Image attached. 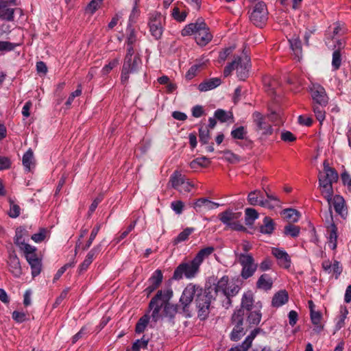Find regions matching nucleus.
Wrapping results in <instances>:
<instances>
[{"mask_svg": "<svg viewBox=\"0 0 351 351\" xmlns=\"http://www.w3.org/2000/svg\"><path fill=\"white\" fill-rule=\"evenodd\" d=\"M187 14L186 11L180 12V8L177 6H174L171 12V16L178 22L184 21Z\"/></svg>", "mask_w": 351, "mask_h": 351, "instance_id": "47", "label": "nucleus"}, {"mask_svg": "<svg viewBox=\"0 0 351 351\" xmlns=\"http://www.w3.org/2000/svg\"><path fill=\"white\" fill-rule=\"evenodd\" d=\"M21 214V208L19 205L11 202L8 215L11 218H16Z\"/></svg>", "mask_w": 351, "mask_h": 351, "instance_id": "60", "label": "nucleus"}, {"mask_svg": "<svg viewBox=\"0 0 351 351\" xmlns=\"http://www.w3.org/2000/svg\"><path fill=\"white\" fill-rule=\"evenodd\" d=\"M242 213L241 212L235 213L232 209L228 208L223 212L220 213L218 215V218L227 228L235 231L245 232L246 228L239 221V219Z\"/></svg>", "mask_w": 351, "mask_h": 351, "instance_id": "8", "label": "nucleus"}, {"mask_svg": "<svg viewBox=\"0 0 351 351\" xmlns=\"http://www.w3.org/2000/svg\"><path fill=\"white\" fill-rule=\"evenodd\" d=\"M276 224L274 220L268 216L264 217L263 225L259 228L260 232L264 234H271L275 230Z\"/></svg>", "mask_w": 351, "mask_h": 351, "instance_id": "32", "label": "nucleus"}, {"mask_svg": "<svg viewBox=\"0 0 351 351\" xmlns=\"http://www.w3.org/2000/svg\"><path fill=\"white\" fill-rule=\"evenodd\" d=\"M12 319L19 324L23 323L26 321L27 315L23 312H19L18 311H14L12 313Z\"/></svg>", "mask_w": 351, "mask_h": 351, "instance_id": "62", "label": "nucleus"}, {"mask_svg": "<svg viewBox=\"0 0 351 351\" xmlns=\"http://www.w3.org/2000/svg\"><path fill=\"white\" fill-rule=\"evenodd\" d=\"M119 59L115 58L110 62H109L108 64H106L102 69H101V75H107L108 73H110V71L116 67L119 64Z\"/></svg>", "mask_w": 351, "mask_h": 351, "instance_id": "56", "label": "nucleus"}, {"mask_svg": "<svg viewBox=\"0 0 351 351\" xmlns=\"http://www.w3.org/2000/svg\"><path fill=\"white\" fill-rule=\"evenodd\" d=\"M103 0H91L86 7V11L93 14L101 6Z\"/></svg>", "mask_w": 351, "mask_h": 351, "instance_id": "55", "label": "nucleus"}, {"mask_svg": "<svg viewBox=\"0 0 351 351\" xmlns=\"http://www.w3.org/2000/svg\"><path fill=\"white\" fill-rule=\"evenodd\" d=\"M300 227L290 223L285 226L283 231L285 235L290 236L293 238L298 237L300 234Z\"/></svg>", "mask_w": 351, "mask_h": 351, "instance_id": "40", "label": "nucleus"}, {"mask_svg": "<svg viewBox=\"0 0 351 351\" xmlns=\"http://www.w3.org/2000/svg\"><path fill=\"white\" fill-rule=\"evenodd\" d=\"M323 165L325 176H326V178H328L332 183L337 182L339 176L335 169L330 167L327 160L324 161Z\"/></svg>", "mask_w": 351, "mask_h": 351, "instance_id": "36", "label": "nucleus"}, {"mask_svg": "<svg viewBox=\"0 0 351 351\" xmlns=\"http://www.w3.org/2000/svg\"><path fill=\"white\" fill-rule=\"evenodd\" d=\"M14 8H9V5L3 0H0V20L13 21L14 20Z\"/></svg>", "mask_w": 351, "mask_h": 351, "instance_id": "23", "label": "nucleus"}, {"mask_svg": "<svg viewBox=\"0 0 351 351\" xmlns=\"http://www.w3.org/2000/svg\"><path fill=\"white\" fill-rule=\"evenodd\" d=\"M19 44L9 41L0 40V52L2 53L14 51Z\"/></svg>", "mask_w": 351, "mask_h": 351, "instance_id": "51", "label": "nucleus"}, {"mask_svg": "<svg viewBox=\"0 0 351 351\" xmlns=\"http://www.w3.org/2000/svg\"><path fill=\"white\" fill-rule=\"evenodd\" d=\"M195 35V39L197 45L206 46L213 39V34L204 19L199 18L195 23L186 25L181 32L182 36Z\"/></svg>", "mask_w": 351, "mask_h": 351, "instance_id": "5", "label": "nucleus"}, {"mask_svg": "<svg viewBox=\"0 0 351 351\" xmlns=\"http://www.w3.org/2000/svg\"><path fill=\"white\" fill-rule=\"evenodd\" d=\"M89 333V330L86 326H84L81 328L80 331L73 335L71 338L72 344H75L79 339H82L84 336Z\"/></svg>", "mask_w": 351, "mask_h": 351, "instance_id": "58", "label": "nucleus"}, {"mask_svg": "<svg viewBox=\"0 0 351 351\" xmlns=\"http://www.w3.org/2000/svg\"><path fill=\"white\" fill-rule=\"evenodd\" d=\"M200 272V266L193 258L180 263L174 269L171 280L179 281L183 278L192 280Z\"/></svg>", "mask_w": 351, "mask_h": 351, "instance_id": "6", "label": "nucleus"}, {"mask_svg": "<svg viewBox=\"0 0 351 351\" xmlns=\"http://www.w3.org/2000/svg\"><path fill=\"white\" fill-rule=\"evenodd\" d=\"M165 18L158 11H154L149 14L147 25L149 32L155 40H158L162 38L165 29V24L162 21H165Z\"/></svg>", "mask_w": 351, "mask_h": 351, "instance_id": "10", "label": "nucleus"}, {"mask_svg": "<svg viewBox=\"0 0 351 351\" xmlns=\"http://www.w3.org/2000/svg\"><path fill=\"white\" fill-rule=\"evenodd\" d=\"M221 84V80L219 77H213L204 80L198 85V90L201 92H206L213 90Z\"/></svg>", "mask_w": 351, "mask_h": 351, "instance_id": "25", "label": "nucleus"}, {"mask_svg": "<svg viewBox=\"0 0 351 351\" xmlns=\"http://www.w3.org/2000/svg\"><path fill=\"white\" fill-rule=\"evenodd\" d=\"M215 117L221 123H226L230 119H233V114L232 112H227L223 109L218 108L214 112Z\"/></svg>", "mask_w": 351, "mask_h": 351, "instance_id": "37", "label": "nucleus"}, {"mask_svg": "<svg viewBox=\"0 0 351 351\" xmlns=\"http://www.w3.org/2000/svg\"><path fill=\"white\" fill-rule=\"evenodd\" d=\"M215 251V247L213 246H207L201 249L195 256L193 259L196 263L201 266L204 259L208 258Z\"/></svg>", "mask_w": 351, "mask_h": 351, "instance_id": "30", "label": "nucleus"}, {"mask_svg": "<svg viewBox=\"0 0 351 351\" xmlns=\"http://www.w3.org/2000/svg\"><path fill=\"white\" fill-rule=\"evenodd\" d=\"M199 138L202 144H208L210 138V131L207 127L201 126L199 128Z\"/></svg>", "mask_w": 351, "mask_h": 351, "instance_id": "46", "label": "nucleus"}, {"mask_svg": "<svg viewBox=\"0 0 351 351\" xmlns=\"http://www.w3.org/2000/svg\"><path fill=\"white\" fill-rule=\"evenodd\" d=\"M263 82L266 92L271 95H275L276 89L279 86L277 79L270 76H265L263 79Z\"/></svg>", "mask_w": 351, "mask_h": 351, "instance_id": "29", "label": "nucleus"}, {"mask_svg": "<svg viewBox=\"0 0 351 351\" xmlns=\"http://www.w3.org/2000/svg\"><path fill=\"white\" fill-rule=\"evenodd\" d=\"M337 227L334 222H332L330 226L327 227L328 245L332 250H336L337 245Z\"/></svg>", "mask_w": 351, "mask_h": 351, "instance_id": "24", "label": "nucleus"}, {"mask_svg": "<svg viewBox=\"0 0 351 351\" xmlns=\"http://www.w3.org/2000/svg\"><path fill=\"white\" fill-rule=\"evenodd\" d=\"M240 56L234 57V60L228 63L223 69V76L225 77L229 76L232 71L236 69L237 64L239 62Z\"/></svg>", "mask_w": 351, "mask_h": 351, "instance_id": "52", "label": "nucleus"}, {"mask_svg": "<svg viewBox=\"0 0 351 351\" xmlns=\"http://www.w3.org/2000/svg\"><path fill=\"white\" fill-rule=\"evenodd\" d=\"M173 293L171 289L158 290L151 299L148 304V313L152 312L151 317L154 322H158L161 317L160 311L162 308L163 309L164 316L170 319H174L178 313H183L188 317L182 312V305L180 302V304H175L169 302L173 297Z\"/></svg>", "mask_w": 351, "mask_h": 351, "instance_id": "2", "label": "nucleus"}, {"mask_svg": "<svg viewBox=\"0 0 351 351\" xmlns=\"http://www.w3.org/2000/svg\"><path fill=\"white\" fill-rule=\"evenodd\" d=\"M285 215V218L292 223L298 221L300 219V213L294 208H286L282 211Z\"/></svg>", "mask_w": 351, "mask_h": 351, "instance_id": "39", "label": "nucleus"}, {"mask_svg": "<svg viewBox=\"0 0 351 351\" xmlns=\"http://www.w3.org/2000/svg\"><path fill=\"white\" fill-rule=\"evenodd\" d=\"M201 66V64H195L191 66L186 73V79L188 80H192L196 75L197 71Z\"/></svg>", "mask_w": 351, "mask_h": 351, "instance_id": "61", "label": "nucleus"}, {"mask_svg": "<svg viewBox=\"0 0 351 351\" xmlns=\"http://www.w3.org/2000/svg\"><path fill=\"white\" fill-rule=\"evenodd\" d=\"M9 271L15 278H20L23 274L21 262L18 256L14 253L10 254L8 260Z\"/></svg>", "mask_w": 351, "mask_h": 351, "instance_id": "18", "label": "nucleus"}, {"mask_svg": "<svg viewBox=\"0 0 351 351\" xmlns=\"http://www.w3.org/2000/svg\"><path fill=\"white\" fill-rule=\"evenodd\" d=\"M253 123L256 125V131H263V135L269 136L273 133V128L265 121V117L259 112L252 114Z\"/></svg>", "mask_w": 351, "mask_h": 351, "instance_id": "13", "label": "nucleus"}, {"mask_svg": "<svg viewBox=\"0 0 351 351\" xmlns=\"http://www.w3.org/2000/svg\"><path fill=\"white\" fill-rule=\"evenodd\" d=\"M23 165L27 172L31 171L32 168L35 167V161L34 154L31 149H29L23 156L22 158Z\"/></svg>", "mask_w": 351, "mask_h": 351, "instance_id": "31", "label": "nucleus"}, {"mask_svg": "<svg viewBox=\"0 0 351 351\" xmlns=\"http://www.w3.org/2000/svg\"><path fill=\"white\" fill-rule=\"evenodd\" d=\"M247 132L244 126H239L231 131V136L233 139L241 140L247 136Z\"/></svg>", "mask_w": 351, "mask_h": 351, "instance_id": "44", "label": "nucleus"}, {"mask_svg": "<svg viewBox=\"0 0 351 351\" xmlns=\"http://www.w3.org/2000/svg\"><path fill=\"white\" fill-rule=\"evenodd\" d=\"M185 176L181 173L179 171H175L171 176L169 182L171 186L180 192H182L181 186L184 184Z\"/></svg>", "mask_w": 351, "mask_h": 351, "instance_id": "27", "label": "nucleus"}, {"mask_svg": "<svg viewBox=\"0 0 351 351\" xmlns=\"http://www.w3.org/2000/svg\"><path fill=\"white\" fill-rule=\"evenodd\" d=\"M341 64V53L339 50H334L332 53V71L339 69Z\"/></svg>", "mask_w": 351, "mask_h": 351, "instance_id": "50", "label": "nucleus"}, {"mask_svg": "<svg viewBox=\"0 0 351 351\" xmlns=\"http://www.w3.org/2000/svg\"><path fill=\"white\" fill-rule=\"evenodd\" d=\"M36 252V250H34L25 254V259L30 265L33 278L38 276L42 270V261L41 259L38 257Z\"/></svg>", "mask_w": 351, "mask_h": 351, "instance_id": "16", "label": "nucleus"}, {"mask_svg": "<svg viewBox=\"0 0 351 351\" xmlns=\"http://www.w3.org/2000/svg\"><path fill=\"white\" fill-rule=\"evenodd\" d=\"M171 208L177 215H180L183 211L184 203L181 200L173 201L171 203Z\"/></svg>", "mask_w": 351, "mask_h": 351, "instance_id": "63", "label": "nucleus"}, {"mask_svg": "<svg viewBox=\"0 0 351 351\" xmlns=\"http://www.w3.org/2000/svg\"><path fill=\"white\" fill-rule=\"evenodd\" d=\"M272 255L276 257L278 261V265L283 268L288 269L291 265V260L288 253L279 247H273L271 250Z\"/></svg>", "mask_w": 351, "mask_h": 351, "instance_id": "17", "label": "nucleus"}, {"mask_svg": "<svg viewBox=\"0 0 351 351\" xmlns=\"http://www.w3.org/2000/svg\"><path fill=\"white\" fill-rule=\"evenodd\" d=\"M268 14L266 3L263 1H260L253 7L250 19L255 26L263 28L267 21Z\"/></svg>", "mask_w": 351, "mask_h": 351, "instance_id": "12", "label": "nucleus"}, {"mask_svg": "<svg viewBox=\"0 0 351 351\" xmlns=\"http://www.w3.org/2000/svg\"><path fill=\"white\" fill-rule=\"evenodd\" d=\"M332 205L335 212L339 215L342 214L345 206V200L342 196L336 195L333 197Z\"/></svg>", "mask_w": 351, "mask_h": 351, "instance_id": "43", "label": "nucleus"}, {"mask_svg": "<svg viewBox=\"0 0 351 351\" xmlns=\"http://www.w3.org/2000/svg\"><path fill=\"white\" fill-rule=\"evenodd\" d=\"M230 322L233 328L230 334V339L233 341H239L245 335L247 329L251 328L246 324V318L241 317L239 314H232Z\"/></svg>", "mask_w": 351, "mask_h": 351, "instance_id": "11", "label": "nucleus"}, {"mask_svg": "<svg viewBox=\"0 0 351 351\" xmlns=\"http://www.w3.org/2000/svg\"><path fill=\"white\" fill-rule=\"evenodd\" d=\"M289 300V294L285 289L276 292L271 300V306L278 308L285 304Z\"/></svg>", "mask_w": 351, "mask_h": 351, "instance_id": "26", "label": "nucleus"}, {"mask_svg": "<svg viewBox=\"0 0 351 351\" xmlns=\"http://www.w3.org/2000/svg\"><path fill=\"white\" fill-rule=\"evenodd\" d=\"M256 286L257 289L264 291H269L272 288V278L267 274H263L256 281Z\"/></svg>", "mask_w": 351, "mask_h": 351, "instance_id": "28", "label": "nucleus"}, {"mask_svg": "<svg viewBox=\"0 0 351 351\" xmlns=\"http://www.w3.org/2000/svg\"><path fill=\"white\" fill-rule=\"evenodd\" d=\"M274 265V262L270 257L264 258L262 261L258 265L259 270L262 272H265L271 269Z\"/></svg>", "mask_w": 351, "mask_h": 351, "instance_id": "53", "label": "nucleus"}, {"mask_svg": "<svg viewBox=\"0 0 351 351\" xmlns=\"http://www.w3.org/2000/svg\"><path fill=\"white\" fill-rule=\"evenodd\" d=\"M138 1L139 0H134L132 10L129 16L128 23L133 24L136 22V20L139 16L140 10L138 9Z\"/></svg>", "mask_w": 351, "mask_h": 351, "instance_id": "49", "label": "nucleus"}, {"mask_svg": "<svg viewBox=\"0 0 351 351\" xmlns=\"http://www.w3.org/2000/svg\"><path fill=\"white\" fill-rule=\"evenodd\" d=\"M291 49L296 55L302 53V43L300 38L297 36H293L289 40Z\"/></svg>", "mask_w": 351, "mask_h": 351, "instance_id": "45", "label": "nucleus"}, {"mask_svg": "<svg viewBox=\"0 0 351 351\" xmlns=\"http://www.w3.org/2000/svg\"><path fill=\"white\" fill-rule=\"evenodd\" d=\"M163 280V274L160 269L155 270L148 279L149 286L143 291L148 298L161 285Z\"/></svg>", "mask_w": 351, "mask_h": 351, "instance_id": "15", "label": "nucleus"}, {"mask_svg": "<svg viewBox=\"0 0 351 351\" xmlns=\"http://www.w3.org/2000/svg\"><path fill=\"white\" fill-rule=\"evenodd\" d=\"M149 339H145V335L141 339H136L132 344L131 350L140 351L141 349H147Z\"/></svg>", "mask_w": 351, "mask_h": 351, "instance_id": "48", "label": "nucleus"}, {"mask_svg": "<svg viewBox=\"0 0 351 351\" xmlns=\"http://www.w3.org/2000/svg\"><path fill=\"white\" fill-rule=\"evenodd\" d=\"M150 318H152L151 315H149L148 313H147L138 320L135 326V332L136 334H141L145 331Z\"/></svg>", "mask_w": 351, "mask_h": 351, "instance_id": "35", "label": "nucleus"}, {"mask_svg": "<svg viewBox=\"0 0 351 351\" xmlns=\"http://www.w3.org/2000/svg\"><path fill=\"white\" fill-rule=\"evenodd\" d=\"M142 66V60L139 54H136L134 58L124 59L121 71V82L126 85L131 74L137 73Z\"/></svg>", "mask_w": 351, "mask_h": 351, "instance_id": "9", "label": "nucleus"}, {"mask_svg": "<svg viewBox=\"0 0 351 351\" xmlns=\"http://www.w3.org/2000/svg\"><path fill=\"white\" fill-rule=\"evenodd\" d=\"M319 185L324 197L330 202L333 196L332 182L325 175L319 176Z\"/></svg>", "mask_w": 351, "mask_h": 351, "instance_id": "20", "label": "nucleus"}, {"mask_svg": "<svg viewBox=\"0 0 351 351\" xmlns=\"http://www.w3.org/2000/svg\"><path fill=\"white\" fill-rule=\"evenodd\" d=\"M228 283L229 277L223 276L214 284L213 287L209 286L204 289L197 284H187L180 298L182 312L187 317H191V305L194 301L197 317L200 320L206 319L210 314L212 302L216 300L219 292L224 294Z\"/></svg>", "mask_w": 351, "mask_h": 351, "instance_id": "1", "label": "nucleus"}, {"mask_svg": "<svg viewBox=\"0 0 351 351\" xmlns=\"http://www.w3.org/2000/svg\"><path fill=\"white\" fill-rule=\"evenodd\" d=\"M102 250V245L101 244H98L93 247L87 254L86 257L91 261L92 262L93 260L97 257V256L101 252Z\"/></svg>", "mask_w": 351, "mask_h": 351, "instance_id": "59", "label": "nucleus"}, {"mask_svg": "<svg viewBox=\"0 0 351 351\" xmlns=\"http://www.w3.org/2000/svg\"><path fill=\"white\" fill-rule=\"evenodd\" d=\"M220 204L219 203L212 202L207 197H202L197 199L193 203V207L196 212H200L202 207H204L207 210H210L218 208Z\"/></svg>", "mask_w": 351, "mask_h": 351, "instance_id": "22", "label": "nucleus"}, {"mask_svg": "<svg viewBox=\"0 0 351 351\" xmlns=\"http://www.w3.org/2000/svg\"><path fill=\"white\" fill-rule=\"evenodd\" d=\"M254 295L251 291L244 293L242 295L240 307L236 308L232 314H239L241 317L246 318V324L254 327L259 324L262 313L261 302L254 306Z\"/></svg>", "mask_w": 351, "mask_h": 351, "instance_id": "3", "label": "nucleus"}, {"mask_svg": "<svg viewBox=\"0 0 351 351\" xmlns=\"http://www.w3.org/2000/svg\"><path fill=\"white\" fill-rule=\"evenodd\" d=\"M312 99V110L317 121L322 123L326 118L325 108L328 104L329 98L325 88L319 84H313L310 86Z\"/></svg>", "mask_w": 351, "mask_h": 351, "instance_id": "4", "label": "nucleus"}, {"mask_svg": "<svg viewBox=\"0 0 351 351\" xmlns=\"http://www.w3.org/2000/svg\"><path fill=\"white\" fill-rule=\"evenodd\" d=\"M247 201L252 206H261L269 209L275 208V205H271L269 200H265L260 190H254L249 193L247 195Z\"/></svg>", "mask_w": 351, "mask_h": 351, "instance_id": "14", "label": "nucleus"}, {"mask_svg": "<svg viewBox=\"0 0 351 351\" xmlns=\"http://www.w3.org/2000/svg\"><path fill=\"white\" fill-rule=\"evenodd\" d=\"M240 290V287L237 285H233L228 287L226 291L224 293L223 295L225 297L232 298L237 295Z\"/></svg>", "mask_w": 351, "mask_h": 351, "instance_id": "64", "label": "nucleus"}, {"mask_svg": "<svg viewBox=\"0 0 351 351\" xmlns=\"http://www.w3.org/2000/svg\"><path fill=\"white\" fill-rule=\"evenodd\" d=\"M235 256L241 266L240 276L243 280L252 277L258 269V264L251 253H237Z\"/></svg>", "mask_w": 351, "mask_h": 351, "instance_id": "7", "label": "nucleus"}, {"mask_svg": "<svg viewBox=\"0 0 351 351\" xmlns=\"http://www.w3.org/2000/svg\"><path fill=\"white\" fill-rule=\"evenodd\" d=\"M210 162V160L206 157L202 156L199 158H197L193 160L190 162V167L193 169H197L199 167H205L208 166V165Z\"/></svg>", "mask_w": 351, "mask_h": 351, "instance_id": "41", "label": "nucleus"}, {"mask_svg": "<svg viewBox=\"0 0 351 351\" xmlns=\"http://www.w3.org/2000/svg\"><path fill=\"white\" fill-rule=\"evenodd\" d=\"M340 176L343 185L346 186L348 191L351 193V176L344 169Z\"/></svg>", "mask_w": 351, "mask_h": 351, "instance_id": "57", "label": "nucleus"}, {"mask_svg": "<svg viewBox=\"0 0 351 351\" xmlns=\"http://www.w3.org/2000/svg\"><path fill=\"white\" fill-rule=\"evenodd\" d=\"M125 32H126L125 45H134V44L137 41V35H136L135 29L133 27V25H132L130 23H128Z\"/></svg>", "mask_w": 351, "mask_h": 351, "instance_id": "34", "label": "nucleus"}, {"mask_svg": "<svg viewBox=\"0 0 351 351\" xmlns=\"http://www.w3.org/2000/svg\"><path fill=\"white\" fill-rule=\"evenodd\" d=\"M25 230L22 228H17L16 230V234L14 238V243L20 247L24 252V254L27 252H30L34 250H36V247L34 246H32L28 243H26L25 239L23 238V232Z\"/></svg>", "mask_w": 351, "mask_h": 351, "instance_id": "19", "label": "nucleus"}, {"mask_svg": "<svg viewBox=\"0 0 351 351\" xmlns=\"http://www.w3.org/2000/svg\"><path fill=\"white\" fill-rule=\"evenodd\" d=\"M259 214L252 208H247L245 210V223L247 226H252L256 219L258 218Z\"/></svg>", "mask_w": 351, "mask_h": 351, "instance_id": "38", "label": "nucleus"}, {"mask_svg": "<svg viewBox=\"0 0 351 351\" xmlns=\"http://www.w3.org/2000/svg\"><path fill=\"white\" fill-rule=\"evenodd\" d=\"M194 231L193 228H186L183 231L180 232L178 235L173 239V243L177 245L181 242L185 241L189 239V237Z\"/></svg>", "mask_w": 351, "mask_h": 351, "instance_id": "42", "label": "nucleus"}, {"mask_svg": "<svg viewBox=\"0 0 351 351\" xmlns=\"http://www.w3.org/2000/svg\"><path fill=\"white\" fill-rule=\"evenodd\" d=\"M100 228H101V225H97L93 228L88 240L86 241V243L85 244V245L82 247L83 250H86L90 247L93 241L95 240V237H97V235L100 230Z\"/></svg>", "mask_w": 351, "mask_h": 351, "instance_id": "54", "label": "nucleus"}, {"mask_svg": "<svg viewBox=\"0 0 351 351\" xmlns=\"http://www.w3.org/2000/svg\"><path fill=\"white\" fill-rule=\"evenodd\" d=\"M311 320L314 325L313 330L316 333L321 332L324 329V325L321 323L322 315L319 311L312 312L310 313Z\"/></svg>", "mask_w": 351, "mask_h": 351, "instance_id": "33", "label": "nucleus"}, {"mask_svg": "<svg viewBox=\"0 0 351 351\" xmlns=\"http://www.w3.org/2000/svg\"><path fill=\"white\" fill-rule=\"evenodd\" d=\"M251 66L250 58L246 56L244 60L240 57V60L237 64L236 70L237 76L241 80H245L249 76V70Z\"/></svg>", "mask_w": 351, "mask_h": 351, "instance_id": "21", "label": "nucleus"}]
</instances>
